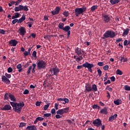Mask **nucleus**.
<instances>
[{"label":"nucleus","mask_w":130,"mask_h":130,"mask_svg":"<svg viewBox=\"0 0 130 130\" xmlns=\"http://www.w3.org/2000/svg\"><path fill=\"white\" fill-rule=\"evenodd\" d=\"M10 104L12 106L15 112H18V113L21 112V110H22V108H23V107L25 106V104H24V102H23L19 103L11 102Z\"/></svg>","instance_id":"1"},{"label":"nucleus","mask_w":130,"mask_h":130,"mask_svg":"<svg viewBox=\"0 0 130 130\" xmlns=\"http://www.w3.org/2000/svg\"><path fill=\"white\" fill-rule=\"evenodd\" d=\"M85 68L88 69L89 72L92 73L93 72V70H92V68H94V64L92 63H90L88 62H86L85 63H83L82 66H77V70H81L82 68Z\"/></svg>","instance_id":"2"},{"label":"nucleus","mask_w":130,"mask_h":130,"mask_svg":"<svg viewBox=\"0 0 130 130\" xmlns=\"http://www.w3.org/2000/svg\"><path fill=\"white\" fill-rule=\"evenodd\" d=\"M87 8L85 7L80 8H76L75 9V16L76 17H79V15H84V12H86Z\"/></svg>","instance_id":"3"},{"label":"nucleus","mask_w":130,"mask_h":130,"mask_svg":"<svg viewBox=\"0 0 130 130\" xmlns=\"http://www.w3.org/2000/svg\"><path fill=\"white\" fill-rule=\"evenodd\" d=\"M37 66L38 70H45L46 68V62L44 60H39L37 63Z\"/></svg>","instance_id":"4"},{"label":"nucleus","mask_w":130,"mask_h":130,"mask_svg":"<svg viewBox=\"0 0 130 130\" xmlns=\"http://www.w3.org/2000/svg\"><path fill=\"white\" fill-rule=\"evenodd\" d=\"M15 12H19V11H25V12H28L29 9H28V6L22 5H19V6L15 7L14 8Z\"/></svg>","instance_id":"5"},{"label":"nucleus","mask_w":130,"mask_h":130,"mask_svg":"<svg viewBox=\"0 0 130 130\" xmlns=\"http://www.w3.org/2000/svg\"><path fill=\"white\" fill-rule=\"evenodd\" d=\"M104 36L105 38H113L114 36H115V32L110 31V30H108L106 32H105L104 34Z\"/></svg>","instance_id":"6"},{"label":"nucleus","mask_w":130,"mask_h":130,"mask_svg":"<svg viewBox=\"0 0 130 130\" xmlns=\"http://www.w3.org/2000/svg\"><path fill=\"white\" fill-rule=\"evenodd\" d=\"M92 124L94 125V126L100 127V126L102 125V121L100 119H96L92 121Z\"/></svg>","instance_id":"7"},{"label":"nucleus","mask_w":130,"mask_h":130,"mask_svg":"<svg viewBox=\"0 0 130 130\" xmlns=\"http://www.w3.org/2000/svg\"><path fill=\"white\" fill-rule=\"evenodd\" d=\"M51 76H57L58 73H59V69L57 68H53L50 70Z\"/></svg>","instance_id":"8"},{"label":"nucleus","mask_w":130,"mask_h":130,"mask_svg":"<svg viewBox=\"0 0 130 130\" xmlns=\"http://www.w3.org/2000/svg\"><path fill=\"white\" fill-rule=\"evenodd\" d=\"M32 66L29 67L28 69L27 70V74H30V73H31V70H32L31 73H35V69L36 68V64L35 63H32Z\"/></svg>","instance_id":"9"},{"label":"nucleus","mask_w":130,"mask_h":130,"mask_svg":"<svg viewBox=\"0 0 130 130\" xmlns=\"http://www.w3.org/2000/svg\"><path fill=\"white\" fill-rule=\"evenodd\" d=\"M17 44H18V41L16 40H11L9 42V45L11 46H16Z\"/></svg>","instance_id":"10"},{"label":"nucleus","mask_w":130,"mask_h":130,"mask_svg":"<svg viewBox=\"0 0 130 130\" xmlns=\"http://www.w3.org/2000/svg\"><path fill=\"white\" fill-rule=\"evenodd\" d=\"M2 82H4V83H6V84H10L11 83V81L10 80L7 78L5 76H3L2 77Z\"/></svg>","instance_id":"11"},{"label":"nucleus","mask_w":130,"mask_h":130,"mask_svg":"<svg viewBox=\"0 0 130 130\" xmlns=\"http://www.w3.org/2000/svg\"><path fill=\"white\" fill-rule=\"evenodd\" d=\"M19 30L20 31V35H21V36H24L25 33H26V29H25V27L21 26Z\"/></svg>","instance_id":"12"},{"label":"nucleus","mask_w":130,"mask_h":130,"mask_svg":"<svg viewBox=\"0 0 130 130\" xmlns=\"http://www.w3.org/2000/svg\"><path fill=\"white\" fill-rule=\"evenodd\" d=\"M75 52L79 56L83 55V50L79 49V48H77L75 49Z\"/></svg>","instance_id":"13"},{"label":"nucleus","mask_w":130,"mask_h":130,"mask_svg":"<svg viewBox=\"0 0 130 130\" xmlns=\"http://www.w3.org/2000/svg\"><path fill=\"white\" fill-rule=\"evenodd\" d=\"M85 91H87V92H91L92 91V87L91 86V85L87 83L85 85Z\"/></svg>","instance_id":"14"},{"label":"nucleus","mask_w":130,"mask_h":130,"mask_svg":"<svg viewBox=\"0 0 130 130\" xmlns=\"http://www.w3.org/2000/svg\"><path fill=\"white\" fill-rule=\"evenodd\" d=\"M11 109H12V107L9 105H6L1 108V110H11Z\"/></svg>","instance_id":"15"},{"label":"nucleus","mask_w":130,"mask_h":130,"mask_svg":"<svg viewBox=\"0 0 130 130\" xmlns=\"http://www.w3.org/2000/svg\"><path fill=\"white\" fill-rule=\"evenodd\" d=\"M20 17H21V14H20V13L18 12H16L14 13V15L13 16H12V19H15L18 18H20Z\"/></svg>","instance_id":"16"},{"label":"nucleus","mask_w":130,"mask_h":130,"mask_svg":"<svg viewBox=\"0 0 130 130\" xmlns=\"http://www.w3.org/2000/svg\"><path fill=\"white\" fill-rule=\"evenodd\" d=\"M25 20H26V16H25V15L23 14L22 15L21 18L18 19V23H23V22H24Z\"/></svg>","instance_id":"17"},{"label":"nucleus","mask_w":130,"mask_h":130,"mask_svg":"<svg viewBox=\"0 0 130 130\" xmlns=\"http://www.w3.org/2000/svg\"><path fill=\"white\" fill-rule=\"evenodd\" d=\"M26 129L28 130H37V127L35 125L28 126L26 127Z\"/></svg>","instance_id":"18"},{"label":"nucleus","mask_w":130,"mask_h":130,"mask_svg":"<svg viewBox=\"0 0 130 130\" xmlns=\"http://www.w3.org/2000/svg\"><path fill=\"white\" fill-rule=\"evenodd\" d=\"M44 120V118H42L41 117H38L36 118V120H35L34 124H36V123H37V122H38V121H41Z\"/></svg>","instance_id":"19"},{"label":"nucleus","mask_w":130,"mask_h":130,"mask_svg":"<svg viewBox=\"0 0 130 130\" xmlns=\"http://www.w3.org/2000/svg\"><path fill=\"white\" fill-rule=\"evenodd\" d=\"M116 117H117V114H114V115L109 117V121H113V120L116 119Z\"/></svg>","instance_id":"20"},{"label":"nucleus","mask_w":130,"mask_h":130,"mask_svg":"<svg viewBox=\"0 0 130 130\" xmlns=\"http://www.w3.org/2000/svg\"><path fill=\"white\" fill-rule=\"evenodd\" d=\"M104 21L106 23H108V22H109V21H110V18L109 17H108V16H107V15H105V16H104Z\"/></svg>","instance_id":"21"},{"label":"nucleus","mask_w":130,"mask_h":130,"mask_svg":"<svg viewBox=\"0 0 130 130\" xmlns=\"http://www.w3.org/2000/svg\"><path fill=\"white\" fill-rule=\"evenodd\" d=\"M91 89L93 91V92H97V91H98V89L97 88V85H96V84H93L92 85Z\"/></svg>","instance_id":"22"},{"label":"nucleus","mask_w":130,"mask_h":130,"mask_svg":"<svg viewBox=\"0 0 130 130\" xmlns=\"http://www.w3.org/2000/svg\"><path fill=\"white\" fill-rule=\"evenodd\" d=\"M9 97L11 99V101H16V98L15 97V96H14V95L9 93Z\"/></svg>","instance_id":"23"},{"label":"nucleus","mask_w":130,"mask_h":130,"mask_svg":"<svg viewBox=\"0 0 130 130\" xmlns=\"http://www.w3.org/2000/svg\"><path fill=\"white\" fill-rule=\"evenodd\" d=\"M100 113H103V114H107V108H106V107L104 108L103 109L101 110Z\"/></svg>","instance_id":"24"},{"label":"nucleus","mask_w":130,"mask_h":130,"mask_svg":"<svg viewBox=\"0 0 130 130\" xmlns=\"http://www.w3.org/2000/svg\"><path fill=\"white\" fill-rule=\"evenodd\" d=\"M16 68L18 70V72L19 73H21V72H22V71H23V68H22V65L21 64H18L16 66Z\"/></svg>","instance_id":"25"},{"label":"nucleus","mask_w":130,"mask_h":130,"mask_svg":"<svg viewBox=\"0 0 130 130\" xmlns=\"http://www.w3.org/2000/svg\"><path fill=\"white\" fill-rule=\"evenodd\" d=\"M30 52H31V48H29L27 51L24 52L23 54L25 56H27V55H29L30 54Z\"/></svg>","instance_id":"26"},{"label":"nucleus","mask_w":130,"mask_h":130,"mask_svg":"<svg viewBox=\"0 0 130 130\" xmlns=\"http://www.w3.org/2000/svg\"><path fill=\"white\" fill-rule=\"evenodd\" d=\"M129 31V29L128 28H126L125 29H124L123 33V36H126L128 34V31Z\"/></svg>","instance_id":"27"},{"label":"nucleus","mask_w":130,"mask_h":130,"mask_svg":"<svg viewBox=\"0 0 130 130\" xmlns=\"http://www.w3.org/2000/svg\"><path fill=\"white\" fill-rule=\"evenodd\" d=\"M114 103L116 105H119V104H121V100L118 99V100H117L116 101H114Z\"/></svg>","instance_id":"28"},{"label":"nucleus","mask_w":130,"mask_h":130,"mask_svg":"<svg viewBox=\"0 0 130 130\" xmlns=\"http://www.w3.org/2000/svg\"><path fill=\"white\" fill-rule=\"evenodd\" d=\"M110 3L112 5H116V4L119 3V0H110Z\"/></svg>","instance_id":"29"},{"label":"nucleus","mask_w":130,"mask_h":130,"mask_svg":"<svg viewBox=\"0 0 130 130\" xmlns=\"http://www.w3.org/2000/svg\"><path fill=\"white\" fill-rule=\"evenodd\" d=\"M70 29H71V27L70 26L67 25L64 28H63V31H65L66 32H68L70 31Z\"/></svg>","instance_id":"30"},{"label":"nucleus","mask_w":130,"mask_h":130,"mask_svg":"<svg viewBox=\"0 0 130 130\" xmlns=\"http://www.w3.org/2000/svg\"><path fill=\"white\" fill-rule=\"evenodd\" d=\"M69 110H70V108L69 107L62 109V111H63V114L64 113H68V112H69Z\"/></svg>","instance_id":"31"},{"label":"nucleus","mask_w":130,"mask_h":130,"mask_svg":"<svg viewBox=\"0 0 130 130\" xmlns=\"http://www.w3.org/2000/svg\"><path fill=\"white\" fill-rule=\"evenodd\" d=\"M116 75H119V76H121L123 74V73L120 70L118 69L116 72Z\"/></svg>","instance_id":"32"},{"label":"nucleus","mask_w":130,"mask_h":130,"mask_svg":"<svg viewBox=\"0 0 130 130\" xmlns=\"http://www.w3.org/2000/svg\"><path fill=\"white\" fill-rule=\"evenodd\" d=\"M63 26H64V24H63L62 23H60L58 25V27L59 28V29L63 30V28H64V27H63Z\"/></svg>","instance_id":"33"},{"label":"nucleus","mask_w":130,"mask_h":130,"mask_svg":"<svg viewBox=\"0 0 130 130\" xmlns=\"http://www.w3.org/2000/svg\"><path fill=\"white\" fill-rule=\"evenodd\" d=\"M57 114H59L60 115H62L63 114V112L62 109H59L57 111Z\"/></svg>","instance_id":"34"},{"label":"nucleus","mask_w":130,"mask_h":130,"mask_svg":"<svg viewBox=\"0 0 130 130\" xmlns=\"http://www.w3.org/2000/svg\"><path fill=\"white\" fill-rule=\"evenodd\" d=\"M97 8H98L97 5L93 6L91 8V11H92V12H94V11H95Z\"/></svg>","instance_id":"35"},{"label":"nucleus","mask_w":130,"mask_h":130,"mask_svg":"<svg viewBox=\"0 0 130 130\" xmlns=\"http://www.w3.org/2000/svg\"><path fill=\"white\" fill-rule=\"evenodd\" d=\"M63 101L64 102H61L62 104H66V103H69V99L67 98H63Z\"/></svg>","instance_id":"36"},{"label":"nucleus","mask_w":130,"mask_h":130,"mask_svg":"<svg viewBox=\"0 0 130 130\" xmlns=\"http://www.w3.org/2000/svg\"><path fill=\"white\" fill-rule=\"evenodd\" d=\"M37 52H36V51H34L32 54V56H33V57H35V58H37Z\"/></svg>","instance_id":"37"},{"label":"nucleus","mask_w":130,"mask_h":130,"mask_svg":"<svg viewBox=\"0 0 130 130\" xmlns=\"http://www.w3.org/2000/svg\"><path fill=\"white\" fill-rule=\"evenodd\" d=\"M124 90H125L126 91H130V86H128V85H125L124 86Z\"/></svg>","instance_id":"38"},{"label":"nucleus","mask_w":130,"mask_h":130,"mask_svg":"<svg viewBox=\"0 0 130 130\" xmlns=\"http://www.w3.org/2000/svg\"><path fill=\"white\" fill-rule=\"evenodd\" d=\"M97 72L99 77H101V76L102 75V71L100 70V69H98Z\"/></svg>","instance_id":"39"},{"label":"nucleus","mask_w":130,"mask_h":130,"mask_svg":"<svg viewBox=\"0 0 130 130\" xmlns=\"http://www.w3.org/2000/svg\"><path fill=\"white\" fill-rule=\"evenodd\" d=\"M16 23H19V20L18 19L15 18L12 20V24H15Z\"/></svg>","instance_id":"40"},{"label":"nucleus","mask_w":130,"mask_h":130,"mask_svg":"<svg viewBox=\"0 0 130 130\" xmlns=\"http://www.w3.org/2000/svg\"><path fill=\"white\" fill-rule=\"evenodd\" d=\"M63 16H64V17H66V18L69 17V11H67V12H64L63 13Z\"/></svg>","instance_id":"41"},{"label":"nucleus","mask_w":130,"mask_h":130,"mask_svg":"<svg viewBox=\"0 0 130 130\" xmlns=\"http://www.w3.org/2000/svg\"><path fill=\"white\" fill-rule=\"evenodd\" d=\"M92 108L93 109H100V107H99V106L97 105H94L93 106H92Z\"/></svg>","instance_id":"42"},{"label":"nucleus","mask_w":130,"mask_h":130,"mask_svg":"<svg viewBox=\"0 0 130 130\" xmlns=\"http://www.w3.org/2000/svg\"><path fill=\"white\" fill-rule=\"evenodd\" d=\"M82 59H83V57L82 56H79V57L76 58V60L78 62H79L80 60H82Z\"/></svg>","instance_id":"43"},{"label":"nucleus","mask_w":130,"mask_h":130,"mask_svg":"<svg viewBox=\"0 0 130 130\" xmlns=\"http://www.w3.org/2000/svg\"><path fill=\"white\" fill-rule=\"evenodd\" d=\"M55 11L58 13H59V11H60V8L58 7H56V8L55 9Z\"/></svg>","instance_id":"44"},{"label":"nucleus","mask_w":130,"mask_h":130,"mask_svg":"<svg viewBox=\"0 0 130 130\" xmlns=\"http://www.w3.org/2000/svg\"><path fill=\"white\" fill-rule=\"evenodd\" d=\"M23 0H18L17 1L15 2V6H19L20 3H22Z\"/></svg>","instance_id":"45"},{"label":"nucleus","mask_w":130,"mask_h":130,"mask_svg":"<svg viewBox=\"0 0 130 130\" xmlns=\"http://www.w3.org/2000/svg\"><path fill=\"white\" fill-rule=\"evenodd\" d=\"M50 105L49 104H47L45 105L44 107V110H47V109H48V108L49 107Z\"/></svg>","instance_id":"46"},{"label":"nucleus","mask_w":130,"mask_h":130,"mask_svg":"<svg viewBox=\"0 0 130 130\" xmlns=\"http://www.w3.org/2000/svg\"><path fill=\"white\" fill-rule=\"evenodd\" d=\"M49 116H51V114L46 113V114H44L43 116L44 117H49Z\"/></svg>","instance_id":"47"},{"label":"nucleus","mask_w":130,"mask_h":130,"mask_svg":"<svg viewBox=\"0 0 130 130\" xmlns=\"http://www.w3.org/2000/svg\"><path fill=\"white\" fill-rule=\"evenodd\" d=\"M5 76L7 78V79H11L12 75L8 73H5Z\"/></svg>","instance_id":"48"},{"label":"nucleus","mask_w":130,"mask_h":130,"mask_svg":"<svg viewBox=\"0 0 130 130\" xmlns=\"http://www.w3.org/2000/svg\"><path fill=\"white\" fill-rule=\"evenodd\" d=\"M8 73H12L13 72V68L9 67L7 69Z\"/></svg>","instance_id":"49"},{"label":"nucleus","mask_w":130,"mask_h":130,"mask_svg":"<svg viewBox=\"0 0 130 130\" xmlns=\"http://www.w3.org/2000/svg\"><path fill=\"white\" fill-rule=\"evenodd\" d=\"M23 126H26V123L21 122L20 123L19 127H23Z\"/></svg>","instance_id":"50"},{"label":"nucleus","mask_w":130,"mask_h":130,"mask_svg":"<svg viewBox=\"0 0 130 130\" xmlns=\"http://www.w3.org/2000/svg\"><path fill=\"white\" fill-rule=\"evenodd\" d=\"M109 69V66L108 65H106L103 67V69L105 70V71H107Z\"/></svg>","instance_id":"51"},{"label":"nucleus","mask_w":130,"mask_h":130,"mask_svg":"<svg viewBox=\"0 0 130 130\" xmlns=\"http://www.w3.org/2000/svg\"><path fill=\"white\" fill-rule=\"evenodd\" d=\"M51 13L53 15V16H55V15H58V14L55 10L52 11Z\"/></svg>","instance_id":"52"},{"label":"nucleus","mask_w":130,"mask_h":130,"mask_svg":"<svg viewBox=\"0 0 130 130\" xmlns=\"http://www.w3.org/2000/svg\"><path fill=\"white\" fill-rule=\"evenodd\" d=\"M23 94L24 95H27V94H29V90L28 89L24 90L23 92Z\"/></svg>","instance_id":"53"},{"label":"nucleus","mask_w":130,"mask_h":130,"mask_svg":"<svg viewBox=\"0 0 130 130\" xmlns=\"http://www.w3.org/2000/svg\"><path fill=\"white\" fill-rule=\"evenodd\" d=\"M111 82H115V77L114 76H112L110 78Z\"/></svg>","instance_id":"54"},{"label":"nucleus","mask_w":130,"mask_h":130,"mask_svg":"<svg viewBox=\"0 0 130 130\" xmlns=\"http://www.w3.org/2000/svg\"><path fill=\"white\" fill-rule=\"evenodd\" d=\"M5 33H6V31H5V30L0 29V34L4 35Z\"/></svg>","instance_id":"55"},{"label":"nucleus","mask_w":130,"mask_h":130,"mask_svg":"<svg viewBox=\"0 0 130 130\" xmlns=\"http://www.w3.org/2000/svg\"><path fill=\"white\" fill-rule=\"evenodd\" d=\"M4 97L6 100H8V99H9V94L6 93Z\"/></svg>","instance_id":"56"},{"label":"nucleus","mask_w":130,"mask_h":130,"mask_svg":"<svg viewBox=\"0 0 130 130\" xmlns=\"http://www.w3.org/2000/svg\"><path fill=\"white\" fill-rule=\"evenodd\" d=\"M55 117L57 118V119H58L59 118H61V117H62L61 116H60V115L58 114L55 115Z\"/></svg>","instance_id":"57"},{"label":"nucleus","mask_w":130,"mask_h":130,"mask_svg":"<svg viewBox=\"0 0 130 130\" xmlns=\"http://www.w3.org/2000/svg\"><path fill=\"white\" fill-rule=\"evenodd\" d=\"M98 66H99V67H103V62H99Z\"/></svg>","instance_id":"58"},{"label":"nucleus","mask_w":130,"mask_h":130,"mask_svg":"<svg viewBox=\"0 0 130 130\" xmlns=\"http://www.w3.org/2000/svg\"><path fill=\"white\" fill-rule=\"evenodd\" d=\"M54 107L56 109V110H58V104L57 103H55L54 105Z\"/></svg>","instance_id":"59"},{"label":"nucleus","mask_w":130,"mask_h":130,"mask_svg":"<svg viewBox=\"0 0 130 130\" xmlns=\"http://www.w3.org/2000/svg\"><path fill=\"white\" fill-rule=\"evenodd\" d=\"M41 102H37L36 103V106H40V104H41Z\"/></svg>","instance_id":"60"},{"label":"nucleus","mask_w":130,"mask_h":130,"mask_svg":"<svg viewBox=\"0 0 130 130\" xmlns=\"http://www.w3.org/2000/svg\"><path fill=\"white\" fill-rule=\"evenodd\" d=\"M51 113H52V114H54V113H55V109H52L51 110Z\"/></svg>","instance_id":"61"},{"label":"nucleus","mask_w":130,"mask_h":130,"mask_svg":"<svg viewBox=\"0 0 130 130\" xmlns=\"http://www.w3.org/2000/svg\"><path fill=\"white\" fill-rule=\"evenodd\" d=\"M106 89L108 90V91H110V92H112V89L109 86L107 87Z\"/></svg>","instance_id":"62"},{"label":"nucleus","mask_w":130,"mask_h":130,"mask_svg":"<svg viewBox=\"0 0 130 130\" xmlns=\"http://www.w3.org/2000/svg\"><path fill=\"white\" fill-rule=\"evenodd\" d=\"M111 83V82L108 80V81H107L106 82H105L104 83L105 85H107V84H110Z\"/></svg>","instance_id":"63"},{"label":"nucleus","mask_w":130,"mask_h":130,"mask_svg":"<svg viewBox=\"0 0 130 130\" xmlns=\"http://www.w3.org/2000/svg\"><path fill=\"white\" fill-rule=\"evenodd\" d=\"M123 44H124V46H126V45H127V40H125L124 41Z\"/></svg>","instance_id":"64"}]
</instances>
